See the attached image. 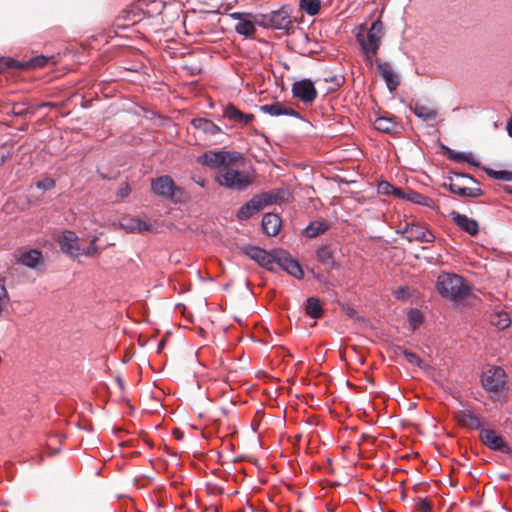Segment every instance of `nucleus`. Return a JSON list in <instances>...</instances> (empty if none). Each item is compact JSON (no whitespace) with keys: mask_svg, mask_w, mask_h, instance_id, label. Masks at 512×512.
<instances>
[{"mask_svg":"<svg viewBox=\"0 0 512 512\" xmlns=\"http://www.w3.org/2000/svg\"><path fill=\"white\" fill-rule=\"evenodd\" d=\"M436 287L442 297L453 301L464 299L470 291L463 278L454 273H441L437 278Z\"/></svg>","mask_w":512,"mask_h":512,"instance_id":"1","label":"nucleus"},{"mask_svg":"<svg viewBox=\"0 0 512 512\" xmlns=\"http://www.w3.org/2000/svg\"><path fill=\"white\" fill-rule=\"evenodd\" d=\"M235 164L227 165L217 172L215 181L228 189L242 191L253 184L255 176L249 171H240L234 167Z\"/></svg>","mask_w":512,"mask_h":512,"instance_id":"2","label":"nucleus"},{"mask_svg":"<svg viewBox=\"0 0 512 512\" xmlns=\"http://www.w3.org/2000/svg\"><path fill=\"white\" fill-rule=\"evenodd\" d=\"M382 32L383 24L380 20H376L368 30L361 26L356 34L362 53L370 64H372V58L377 53L383 34Z\"/></svg>","mask_w":512,"mask_h":512,"instance_id":"3","label":"nucleus"},{"mask_svg":"<svg viewBox=\"0 0 512 512\" xmlns=\"http://www.w3.org/2000/svg\"><path fill=\"white\" fill-rule=\"evenodd\" d=\"M257 24L265 29L288 31L292 27L291 9L289 6H282L269 13H259Z\"/></svg>","mask_w":512,"mask_h":512,"instance_id":"4","label":"nucleus"},{"mask_svg":"<svg viewBox=\"0 0 512 512\" xmlns=\"http://www.w3.org/2000/svg\"><path fill=\"white\" fill-rule=\"evenodd\" d=\"M240 159L241 154L238 152L210 150L198 156L197 162L219 172L227 167V165L235 164Z\"/></svg>","mask_w":512,"mask_h":512,"instance_id":"5","label":"nucleus"},{"mask_svg":"<svg viewBox=\"0 0 512 512\" xmlns=\"http://www.w3.org/2000/svg\"><path fill=\"white\" fill-rule=\"evenodd\" d=\"M469 183H476L473 177H469L464 174H455L450 178L448 184H444V187H448L450 192L463 198H477L483 195V190L476 186L470 187Z\"/></svg>","mask_w":512,"mask_h":512,"instance_id":"6","label":"nucleus"},{"mask_svg":"<svg viewBox=\"0 0 512 512\" xmlns=\"http://www.w3.org/2000/svg\"><path fill=\"white\" fill-rule=\"evenodd\" d=\"M481 381L487 391L501 395L505 390V371L501 367H491L483 373Z\"/></svg>","mask_w":512,"mask_h":512,"instance_id":"7","label":"nucleus"},{"mask_svg":"<svg viewBox=\"0 0 512 512\" xmlns=\"http://www.w3.org/2000/svg\"><path fill=\"white\" fill-rule=\"evenodd\" d=\"M229 16L236 21L234 25L236 33L245 37H253L255 35L256 27L258 26L256 21L259 20L258 14L233 12L230 13Z\"/></svg>","mask_w":512,"mask_h":512,"instance_id":"8","label":"nucleus"},{"mask_svg":"<svg viewBox=\"0 0 512 512\" xmlns=\"http://www.w3.org/2000/svg\"><path fill=\"white\" fill-rule=\"evenodd\" d=\"M291 92L294 98L304 105H311L318 96L317 89L310 79H301L292 84Z\"/></svg>","mask_w":512,"mask_h":512,"instance_id":"9","label":"nucleus"},{"mask_svg":"<svg viewBox=\"0 0 512 512\" xmlns=\"http://www.w3.org/2000/svg\"><path fill=\"white\" fill-rule=\"evenodd\" d=\"M272 202L273 197L270 194L263 193L261 195H255L250 201L240 207L237 212V218L239 220H247Z\"/></svg>","mask_w":512,"mask_h":512,"instance_id":"10","label":"nucleus"},{"mask_svg":"<svg viewBox=\"0 0 512 512\" xmlns=\"http://www.w3.org/2000/svg\"><path fill=\"white\" fill-rule=\"evenodd\" d=\"M243 250L249 258L257 262L260 266L266 268L269 271H273L274 264L277 262V255L280 249L267 252L266 250L257 246H247Z\"/></svg>","mask_w":512,"mask_h":512,"instance_id":"11","label":"nucleus"},{"mask_svg":"<svg viewBox=\"0 0 512 512\" xmlns=\"http://www.w3.org/2000/svg\"><path fill=\"white\" fill-rule=\"evenodd\" d=\"M151 188L159 196L173 199L181 189L177 187L170 176H161L152 180Z\"/></svg>","mask_w":512,"mask_h":512,"instance_id":"12","label":"nucleus"},{"mask_svg":"<svg viewBox=\"0 0 512 512\" xmlns=\"http://www.w3.org/2000/svg\"><path fill=\"white\" fill-rule=\"evenodd\" d=\"M276 264L297 279L304 277V272L299 262L285 250H279Z\"/></svg>","mask_w":512,"mask_h":512,"instance_id":"13","label":"nucleus"},{"mask_svg":"<svg viewBox=\"0 0 512 512\" xmlns=\"http://www.w3.org/2000/svg\"><path fill=\"white\" fill-rule=\"evenodd\" d=\"M58 244L63 253L72 258H77L81 255V246L79 244L78 236L72 231H66L58 238Z\"/></svg>","mask_w":512,"mask_h":512,"instance_id":"14","label":"nucleus"},{"mask_svg":"<svg viewBox=\"0 0 512 512\" xmlns=\"http://www.w3.org/2000/svg\"><path fill=\"white\" fill-rule=\"evenodd\" d=\"M406 240L409 242L432 243L435 240L433 233L417 222H411L406 230Z\"/></svg>","mask_w":512,"mask_h":512,"instance_id":"15","label":"nucleus"},{"mask_svg":"<svg viewBox=\"0 0 512 512\" xmlns=\"http://www.w3.org/2000/svg\"><path fill=\"white\" fill-rule=\"evenodd\" d=\"M121 229L127 233H143L153 230L152 224L138 217L125 216L119 222Z\"/></svg>","mask_w":512,"mask_h":512,"instance_id":"16","label":"nucleus"},{"mask_svg":"<svg viewBox=\"0 0 512 512\" xmlns=\"http://www.w3.org/2000/svg\"><path fill=\"white\" fill-rule=\"evenodd\" d=\"M450 217L461 230L465 231L469 235L475 236L478 234L479 225L476 220L456 211H452L450 213Z\"/></svg>","mask_w":512,"mask_h":512,"instance_id":"17","label":"nucleus"},{"mask_svg":"<svg viewBox=\"0 0 512 512\" xmlns=\"http://www.w3.org/2000/svg\"><path fill=\"white\" fill-rule=\"evenodd\" d=\"M479 436L481 441L493 450L504 451L506 448L503 438L492 429H482Z\"/></svg>","mask_w":512,"mask_h":512,"instance_id":"18","label":"nucleus"},{"mask_svg":"<svg viewBox=\"0 0 512 512\" xmlns=\"http://www.w3.org/2000/svg\"><path fill=\"white\" fill-rule=\"evenodd\" d=\"M260 110L264 113L271 115V116L287 115V116H292L295 118H301V115L298 111H296L295 109H293L291 107H287L280 102L262 105L260 107Z\"/></svg>","mask_w":512,"mask_h":512,"instance_id":"19","label":"nucleus"},{"mask_svg":"<svg viewBox=\"0 0 512 512\" xmlns=\"http://www.w3.org/2000/svg\"><path fill=\"white\" fill-rule=\"evenodd\" d=\"M191 125L199 132L214 136L221 132V128L217 126L213 121L205 118H196L191 121Z\"/></svg>","mask_w":512,"mask_h":512,"instance_id":"20","label":"nucleus"},{"mask_svg":"<svg viewBox=\"0 0 512 512\" xmlns=\"http://www.w3.org/2000/svg\"><path fill=\"white\" fill-rule=\"evenodd\" d=\"M262 227L268 236H275L280 231L281 219L277 214L266 213L262 218Z\"/></svg>","mask_w":512,"mask_h":512,"instance_id":"21","label":"nucleus"},{"mask_svg":"<svg viewBox=\"0 0 512 512\" xmlns=\"http://www.w3.org/2000/svg\"><path fill=\"white\" fill-rule=\"evenodd\" d=\"M224 117L231 121L243 124H249L254 119L253 114H245L233 104H229L225 107Z\"/></svg>","mask_w":512,"mask_h":512,"instance_id":"22","label":"nucleus"},{"mask_svg":"<svg viewBox=\"0 0 512 512\" xmlns=\"http://www.w3.org/2000/svg\"><path fill=\"white\" fill-rule=\"evenodd\" d=\"M455 419L459 425L468 429H478L481 426L479 417L469 411L457 412Z\"/></svg>","mask_w":512,"mask_h":512,"instance_id":"23","label":"nucleus"},{"mask_svg":"<svg viewBox=\"0 0 512 512\" xmlns=\"http://www.w3.org/2000/svg\"><path fill=\"white\" fill-rule=\"evenodd\" d=\"M378 71L390 92L395 91L400 83V79L399 75L392 69V66H378Z\"/></svg>","mask_w":512,"mask_h":512,"instance_id":"24","label":"nucleus"},{"mask_svg":"<svg viewBox=\"0 0 512 512\" xmlns=\"http://www.w3.org/2000/svg\"><path fill=\"white\" fill-rule=\"evenodd\" d=\"M374 128L380 132L394 134L400 129V125L389 117H378L374 121Z\"/></svg>","mask_w":512,"mask_h":512,"instance_id":"25","label":"nucleus"},{"mask_svg":"<svg viewBox=\"0 0 512 512\" xmlns=\"http://www.w3.org/2000/svg\"><path fill=\"white\" fill-rule=\"evenodd\" d=\"M490 323L499 330L508 328L511 324V318L509 314L504 310H495L490 315Z\"/></svg>","mask_w":512,"mask_h":512,"instance_id":"26","label":"nucleus"},{"mask_svg":"<svg viewBox=\"0 0 512 512\" xmlns=\"http://www.w3.org/2000/svg\"><path fill=\"white\" fill-rule=\"evenodd\" d=\"M43 260L42 254L38 250H29L20 255L18 262L30 267L35 268Z\"/></svg>","mask_w":512,"mask_h":512,"instance_id":"27","label":"nucleus"},{"mask_svg":"<svg viewBox=\"0 0 512 512\" xmlns=\"http://www.w3.org/2000/svg\"><path fill=\"white\" fill-rule=\"evenodd\" d=\"M412 110L417 117L424 121L434 120L437 117L436 109L422 103H416Z\"/></svg>","mask_w":512,"mask_h":512,"instance_id":"28","label":"nucleus"},{"mask_svg":"<svg viewBox=\"0 0 512 512\" xmlns=\"http://www.w3.org/2000/svg\"><path fill=\"white\" fill-rule=\"evenodd\" d=\"M317 260L323 265L331 269L338 268V264L334 261L333 253L328 246H322L316 251Z\"/></svg>","mask_w":512,"mask_h":512,"instance_id":"29","label":"nucleus"},{"mask_svg":"<svg viewBox=\"0 0 512 512\" xmlns=\"http://www.w3.org/2000/svg\"><path fill=\"white\" fill-rule=\"evenodd\" d=\"M48 59L43 55L32 57L28 60H17L12 57H0V64H46Z\"/></svg>","mask_w":512,"mask_h":512,"instance_id":"30","label":"nucleus"},{"mask_svg":"<svg viewBox=\"0 0 512 512\" xmlns=\"http://www.w3.org/2000/svg\"><path fill=\"white\" fill-rule=\"evenodd\" d=\"M306 313L312 318H320L323 314V309L319 299L310 297L306 302Z\"/></svg>","mask_w":512,"mask_h":512,"instance_id":"31","label":"nucleus"},{"mask_svg":"<svg viewBox=\"0 0 512 512\" xmlns=\"http://www.w3.org/2000/svg\"><path fill=\"white\" fill-rule=\"evenodd\" d=\"M300 9L310 16H315L321 8V0H300Z\"/></svg>","mask_w":512,"mask_h":512,"instance_id":"32","label":"nucleus"},{"mask_svg":"<svg viewBox=\"0 0 512 512\" xmlns=\"http://www.w3.org/2000/svg\"><path fill=\"white\" fill-rule=\"evenodd\" d=\"M328 229V225L324 222H313L305 230L306 236L314 238L324 233Z\"/></svg>","mask_w":512,"mask_h":512,"instance_id":"33","label":"nucleus"},{"mask_svg":"<svg viewBox=\"0 0 512 512\" xmlns=\"http://www.w3.org/2000/svg\"><path fill=\"white\" fill-rule=\"evenodd\" d=\"M405 200H408L412 203L421 204L425 206H430V203L432 200L418 192H415L411 189H407L406 198Z\"/></svg>","mask_w":512,"mask_h":512,"instance_id":"34","label":"nucleus"},{"mask_svg":"<svg viewBox=\"0 0 512 512\" xmlns=\"http://www.w3.org/2000/svg\"><path fill=\"white\" fill-rule=\"evenodd\" d=\"M486 174L494 179L502 180V181H512V171L511 170H494L492 168L484 169Z\"/></svg>","mask_w":512,"mask_h":512,"instance_id":"35","label":"nucleus"},{"mask_svg":"<svg viewBox=\"0 0 512 512\" xmlns=\"http://www.w3.org/2000/svg\"><path fill=\"white\" fill-rule=\"evenodd\" d=\"M10 302L8 291L5 287V282L0 278V316H2L4 309Z\"/></svg>","mask_w":512,"mask_h":512,"instance_id":"36","label":"nucleus"},{"mask_svg":"<svg viewBox=\"0 0 512 512\" xmlns=\"http://www.w3.org/2000/svg\"><path fill=\"white\" fill-rule=\"evenodd\" d=\"M408 320L413 329H416L423 321L422 313L418 309H411L408 313Z\"/></svg>","mask_w":512,"mask_h":512,"instance_id":"37","label":"nucleus"},{"mask_svg":"<svg viewBox=\"0 0 512 512\" xmlns=\"http://www.w3.org/2000/svg\"><path fill=\"white\" fill-rule=\"evenodd\" d=\"M96 242H97V237H94L89 246L87 248H82L81 247V255H85V256H89V257H93V256H97L99 254V249L96 245Z\"/></svg>","mask_w":512,"mask_h":512,"instance_id":"38","label":"nucleus"},{"mask_svg":"<svg viewBox=\"0 0 512 512\" xmlns=\"http://www.w3.org/2000/svg\"><path fill=\"white\" fill-rule=\"evenodd\" d=\"M401 353L403 354V356L409 363H411L413 365H417V366L421 365L422 360L420 359V357L417 354L410 352L408 350H405V349H402Z\"/></svg>","mask_w":512,"mask_h":512,"instance_id":"39","label":"nucleus"},{"mask_svg":"<svg viewBox=\"0 0 512 512\" xmlns=\"http://www.w3.org/2000/svg\"><path fill=\"white\" fill-rule=\"evenodd\" d=\"M130 192L131 188L129 184L127 182L121 183L116 193L117 200L121 201L125 199L126 197H128Z\"/></svg>","mask_w":512,"mask_h":512,"instance_id":"40","label":"nucleus"},{"mask_svg":"<svg viewBox=\"0 0 512 512\" xmlns=\"http://www.w3.org/2000/svg\"><path fill=\"white\" fill-rule=\"evenodd\" d=\"M394 186L387 181H381L377 186V191L382 195H391Z\"/></svg>","mask_w":512,"mask_h":512,"instance_id":"41","label":"nucleus"},{"mask_svg":"<svg viewBox=\"0 0 512 512\" xmlns=\"http://www.w3.org/2000/svg\"><path fill=\"white\" fill-rule=\"evenodd\" d=\"M448 157L449 159L455 160L457 162H469L471 164H475L474 162L469 160L468 156L465 153L462 152L450 151Z\"/></svg>","mask_w":512,"mask_h":512,"instance_id":"42","label":"nucleus"},{"mask_svg":"<svg viewBox=\"0 0 512 512\" xmlns=\"http://www.w3.org/2000/svg\"><path fill=\"white\" fill-rule=\"evenodd\" d=\"M325 82L333 83V89H337L345 83V78L343 75H334L333 77L325 78Z\"/></svg>","mask_w":512,"mask_h":512,"instance_id":"43","label":"nucleus"},{"mask_svg":"<svg viewBox=\"0 0 512 512\" xmlns=\"http://www.w3.org/2000/svg\"><path fill=\"white\" fill-rule=\"evenodd\" d=\"M37 187L43 190H50L55 187V181L52 178H45L37 182Z\"/></svg>","mask_w":512,"mask_h":512,"instance_id":"44","label":"nucleus"},{"mask_svg":"<svg viewBox=\"0 0 512 512\" xmlns=\"http://www.w3.org/2000/svg\"><path fill=\"white\" fill-rule=\"evenodd\" d=\"M417 508L421 512H432L431 502L426 498L419 499Z\"/></svg>","mask_w":512,"mask_h":512,"instance_id":"45","label":"nucleus"},{"mask_svg":"<svg viewBox=\"0 0 512 512\" xmlns=\"http://www.w3.org/2000/svg\"><path fill=\"white\" fill-rule=\"evenodd\" d=\"M27 112V109L24 107L23 104H14L11 113L16 116H22Z\"/></svg>","mask_w":512,"mask_h":512,"instance_id":"46","label":"nucleus"},{"mask_svg":"<svg viewBox=\"0 0 512 512\" xmlns=\"http://www.w3.org/2000/svg\"><path fill=\"white\" fill-rule=\"evenodd\" d=\"M406 193H407V190H402L400 188H397L394 186L393 188V192L391 195H394L395 197L399 198V199H405L406 198Z\"/></svg>","mask_w":512,"mask_h":512,"instance_id":"47","label":"nucleus"},{"mask_svg":"<svg viewBox=\"0 0 512 512\" xmlns=\"http://www.w3.org/2000/svg\"><path fill=\"white\" fill-rule=\"evenodd\" d=\"M410 228V223H405L404 226H399L397 233L401 234L406 239V230Z\"/></svg>","mask_w":512,"mask_h":512,"instance_id":"48","label":"nucleus"},{"mask_svg":"<svg viewBox=\"0 0 512 512\" xmlns=\"http://www.w3.org/2000/svg\"><path fill=\"white\" fill-rule=\"evenodd\" d=\"M507 131H508L509 136L512 137V117L507 124Z\"/></svg>","mask_w":512,"mask_h":512,"instance_id":"49","label":"nucleus"},{"mask_svg":"<svg viewBox=\"0 0 512 512\" xmlns=\"http://www.w3.org/2000/svg\"><path fill=\"white\" fill-rule=\"evenodd\" d=\"M173 435L179 440L182 439V434L178 430H175Z\"/></svg>","mask_w":512,"mask_h":512,"instance_id":"50","label":"nucleus"},{"mask_svg":"<svg viewBox=\"0 0 512 512\" xmlns=\"http://www.w3.org/2000/svg\"><path fill=\"white\" fill-rule=\"evenodd\" d=\"M164 345H165V341L161 340L158 344V352H160L163 349Z\"/></svg>","mask_w":512,"mask_h":512,"instance_id":"51","label":"nucleus"},{"mask_svg":"<svg viewBox=\"0 0 512 512\" xmlns=\"http://www.w3.org/2000/svg\"><path fill=\"white\" fill-rule=\"evenodd\" d=\"M200 71L199 67L198 66H193L192 69H191V74H194L195 71Z\"/></svg>","mask_w":512,"mask_h":512,"instance_id":"52","label":"nucleus"},{"mask_svg":"<svg viewBox=\"0 0 512 512\" xmlns=\"http://www.w3.org/2000/svg\"><path fill=\"white\" fill-rule=\"evenodd\" d=\"M197 184L200 185L201 187H204L205 186V181L204 180L198 181Z\"/></svg>","mask_w":512,"mask_h":512,"instance_id":"53","label":"nucleus"},{"mask_svg":"<svg viewBox=\"0 0 512 512\" xmlns=\"http://www.w3.org/2000/svg\"><path fill=\"white\" fill-rule=\"evenodd\" d=\"M9 67L10 66H0V73H2L5 70V68H9Z\"/></svg>","mask_w":512,"mask_h":512,"instance_id":"54","label":"nucleus"},{"mask_svg":"<svg viewBox=\"0 0 512 512\" xmlns=\"http://www.w3.org/2000/svg\"><path fill=\"white\" fill-rule=\"evenodd\" d=\"M50 105H52V104L51 103H44L41 106H50Z\"/></svg>","mask_w":512,"mask_h":512,"instance_id":"55","label":"nucleus"},{"mask_svg":"<svg viewBox=\"0 0 512 512\" xmlns=\"http://www.w3.org/2000/svg\"><path fill=\"white\" fill-rule=\"evenodd\" d=\"M19 68H29L30 66L28 65H25V66H18Z\"/></svg>","mask_w":512,"mask_h":512,"instance_id":"56","label":"nucleus"}]
</instances>
